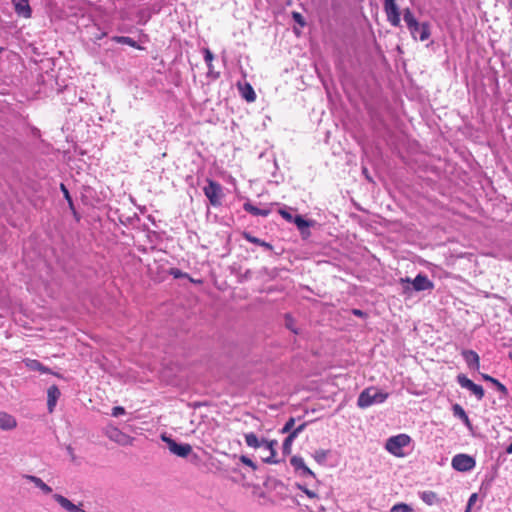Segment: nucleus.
Instances as JSON below:
<instances>
[{
  "label": "nucleus",
  "mask_w": 512,
  "mask_h": 512,
  "mask_svg": "<svg viewBox=\"0 0 512 512\" xmlns=\"http://www.w3.org/2000/svg\"><path fill=\"white\" fill-rule=\"evenodd\" d=\"M11 1L14 5V9H15V12L17 13V15L24 17V18L31 17L32 10H31L28 0H11Z\"/></svg>",
  "instance_id": "obj_11"
},
{
  "label": "nucleus",
  "mask_w": 512,
  "mask_h": 512,
  "mask_svg": "<svg viewBox=\"0 0 512 512\" xmlns=\"http://www.w3.org/2000/svg\"><path fill=\"white\" fill-rule=\"evenodd\" d=\"M108 437L121 444V445H126L130 442V438L129 436H127L126 434L122 433L120 430L118 429H113L109 434H108Z\"/></svg>",
  "instance_id": "obj_20"
},
{
  "label": "nucleus",
  "mask_w": 512,
  "mask_h": 512,
  "mask_svg": "<svg viewBox=\"0 0 512 512\" xmlns=\"http://www.w3.org/2000/svg\"><path fill=\"white\" fill-rule=\"evenodd\" d=\"M303 492L309 497V498H315L316 497V493L307 489V488H304L303 489Z\"/></svg>",
  "instance_id": "obj_41"
},
{
  "label": "nucleus",
  "mask_w": 512,
  "mask_h": 512,
  "mask_svg": "<svg viewBox=\"0 0 512 512\" xmlns=\"http://www.w3.org/2000/svg\"><path fill=\"white\" fill-rule=\"evenodd\" d=\"M17 420L14 416L0 411V429L8 431L16 428Z\"/></svg>",
  "instance_id": "obj_16"
},
{
  "label": "nucleus",
  "mask_w": 512,
  "mask_h": 512,
  "mask_svg": "<svg viewBox=\"0 0 512 512\" xmlns=\"http://www.w3.org/2000/svg\"><path fill=\"white\" fill-rule=\"evenodd\" d=\"M3 48L0 47V53L2 52Z\"/></svg>",
  "instance_id": "obj_48"
},
{
  "label": "nucleus",
  "mask_w": 512,
  "mask_h": 512,
  "mask_svg": "<svg viewBox=\"0 0 512 512\" xmlns=\"http://www.w3.org/2000/svg\"><path fill=\"white\" fill-rule=\"evenodd\" d=\"M384 11L389 23L395 27L400 25V12L395 0H384Z\"/></svg>",
  "instance_id": "obj_8"
},
{
  "label": "nucleus",
  "mask_w": 512,
  "mask_h": 512,
  "mask_svg": "<svg viewBox=\"0 0 512 512\" xmlns=\"http://www.w3.org/2000/svg\"><path fill=\"white\" fill-rule=\"evenodd\" d=\"M462 355L470 368H479V356L476 352L472 350H465L463 351Z\"/></svg>",
  "instance_id": "obj_17"
},
{
  "label": "nucleus",
  "mask_w": 512,
  "mask_h": 512,
  "mask_svg": "<svg viewBox=\"0 0 512 512\" xmlns=\"http://www.w3.org/2000/svg\"><path fill=\"white\" fill-rule=\"evenodd\" d=\"M388 398V393L379 390L376 387H368L364 389L357 400L360 408H367L374 404L383 403Z\"/></svg>",
  "instance_id": "obj_1"
},
{
  "label": "nucleus",
  "mask_w": 512,
  "mask_h": 512,
  "mask_svg": "<svg viewBox=\"0 0 512 512\" xmlns=\"http://www.w3.org/2000/svg\"><path fill=\"white\" fill-rule=\"evenodd\" d=\"M477 498H478L477 494H476V493H473V494L470 496L469 500H468L467 507H470V508H471V507H472V505L477 501Z\"/></svg>",
  "instance_id": "obj_40"
},
{
  "label": "nucleus",
  "mask_w": 512,
  "mask_h": 512,
  "mask_svg": "<svg viewBox=\"0 0 512 512\" xmlns=\"http://www.w3.org/2000/svg\"><path fill=\"white\" fill-rule=\"evenodd\" d=\"M290 463L294 467V469L300 473L301 476L314 477V473L305 465L302 457L293 456L290 460Z\"/></svg>",
  "instance_id": "obj_13"
},
{
  "label": "nucleus",
  "mask_w": 512,
  "mask_h": 512,
  "mask_svg": "<svg viewBox=\"0 0 512 512\" xmlns=\"http://www.w3.org/2000/svg\"><path fill=\"white\" fill-rule=\"evenodd\" d=\"M247 239L252 242V243H255V244H258V245H261L263 246L264 248L268 249V250H271L272 249V246L271 244L267 243V242H264V241H261L260 239L258 238H255V237H247Z\"/></svg>",
  "instance_id": "obj_31"
},
{
  "label": "nucleus",
  "mask_w": 512,
  "mask_h": 512,
  "mask_svg": "<svg viewBox=\"0 0 512 512\" xmlns=\"http://www.w3.org/2000/svg\"><path fill=\"white\" fill-rule=\"evenodd\" d=\"M292 16H293V19L298 23L300 24L301 26H304L305 25V22H304V19L302 17V15L298 12H293L292 13Z\"/></svg>",
  "instance_id": "obj_34"
},
{
  "label": "nucleus",
  "mask_w": 512,
  "mask_h": 512,
  "mask_svg": "<svg viewBox=\"0 0 512 512\" xmlns=\"http://www.w3.org/2000/svg\"><path fill=\"white\" fill-rule=\"evenodd\" d=\"M400 283L404 293H409L411 290L425 291L433 288V283L423 274H418L414 280L410 278H401Z\"/></svg>",
  "instance_id": "obj_4"
},
{
  "label": "nucleus",
  "mask_w": 512,
  "mask_h": 512,
  "mask_svg": "<svg viewBox=\"0 0 512 512\" xmlns=\"http://www.w3.org/2000/svg\"><path fill=\"white\" fill-rule=\"evenodd\" d=\"M25 366L32 371H39L41 373H49L50 369L42 365L41 362L35 359H25Z\"/></svg>",
  "instance_id": "obj_19"
},
{
  "label": "nucleus",
  "mask_w": 512,
  "mask_h": 512,
  "mask_svg": "<svg viewBox=\"0 0 512 512\" xmlns=\"http://www.w3.org/2000/svg\"><path fill=\"white\" fill-rule=\"evenodd\" d=\"M457 379L460 386L471 391L477 397L478 400H481L484 397V390L482 386L475 384L465 375H459Z\"/></svg>",
  "instance_id": "obj_10"
},
{
  "label": "nucleus",
  "mask_w": 512,
  "mask_h": 512,
  "mask_svg": "<svg viewBox=\"0 0 512 512\" xmlns=\"http://www.w3.org/2000/svg\"><path fill=\"white\" fill-rule=\"evenodd\" d=\"M221 191V186L214 181H208V184L204 187V193L213 206L221 205Z\"/></svg>",
  "instance_id": "obj_9"
},
{
  "label": "nucleus",
  "mask_w": 512,
  "mask_h": 512,
  "mask_svg": "<svg viewBox=\"0 0 512 512\" xmlns=\"http://www.w3.org/2000/svg\"><path fill=\"white\" fill-rule=\"evenodd\" d=\"M24 478L30 482H32L36 487H38L43 493L50 494L52 492V488L48 486L43 480L34 475H25Z\"/></svg>",
  "instance_id": "obj_18"
},
{
  "label": "nucleus",
  "mask_w": 512,
  "mask_h": 512,
  "mask_svg": "<svg viewBox=\"0 0 512 512\" xmlns=\"http://www.w3.org/2000/svg\"><path fill=\"white\" fill-rule=\"evenodd\" d=\"M507 454H512V443L506 448Z\"/></svg>",
  "instance_id": "obj_42"
},
{
  "label": "nucleus",
  "mask_w": 512,
  "mask_h": 512,
  "mask_svg": "<svg viewBox=\"0 0 512 512\" xmlns=\"http://www.w3.org/2000/svg\"><path fill=\"white\" fill-rule=\"evenodd\" d=\"M328 454L329 451L320 449L314 452L313 457L319 464H324L328 457Z\"/></svg>",
  "instance_id": "obj_25"
},
{
  "label": "nucleus",
  "mask_w": 512,
  "mask_h": 512,
  "mask_svg": "<svg viewBox=\"0 0 512 512\" xmlns=\"http://www.w3.org/2000/svg\"><path fill=\"white\" fill-rule=\"evenodd\" d=\"M403 19L414 39L417 40V32L421 30V35L419 36L420 41H425L430 37V28L428 23H419L415 17L413 16L410 9H405L403 13Z\"/></svg>",
  "instance_id": "obj_2"
},
{
  "label": "nucleus",
  "mask_w": 512,
  "mask_h": 512,
  "mask_svg": "<svg viewBox=\"0 0 512 512\" xmlns=\"http://www.w3.org/2000/svg\"><path fill=\"white\" fill-rule=\"evenodd\" d=\"M482 378L486 381L493 383L496 386V388L498 389V391H500L501 393H503V394L507 393L506 387L503 384H501L497 379H495L487 374H482Z\"/></svg>",
  "instance_id": "obj_24"
},
{
  "label": "nucleus",
  "mask_w": 512,
  "mask_h": 512,
  "mask_svg": "<svg viewBox=\"0 0 512 512\" xmlns=\"http://www.w3.org/2000/svg\"><path fill=\"white\" fill-rule=\"evenodd\" d=\"M293 222L296 224L297 228L300 230V232L303 235L309 234L308 228L311 225V223L309 221L305 220L302 216L297 215L294 217Z\"/></svg>",
  "instance_id": "obj_21"
},
{
  "label": "nucleus",
  "mask_w": 512,
  "mask_h": 512,
  "mask_svg": "<svg viewBox=\"0 0 512 512\" xmlns=\"http://www.w3.org/2000/svg\"><path fill=\"white\" fill-rule=\"evenodd\" d=\"M420 35H421V30H418L417 36H420ZM417 39L419 40V37H417Z\"/></svg>",
  "instance_id": "obj_46"
},
{
  "label": "nucleus",
  "mask_w": 512,
  "mask_h": 512,
  "mask_svg": "<svg viewBox=\"0 0 512 512\" xmlns=\"http://www.w3.org/2000/svg\"><path fill=\"white\" fill-rule=\"evenodd\" d=\"M113 40L119 44H125L131 47H137V43L134 39L128 36H115Z\"/></svg>",
  "instance_id": "obj_23"
},
{
  "label": "nucleus",
  "mask_w": 512,
  "mask_h": 512,
  "mask_svg": "<svg viewBox=\"0 0 512 512\" xmlns=\"http://www.w3.org/2000/svg\"><path fill=\"white\" fill-rule=\"evenodd\" d=\"M411 439L406 434H399L390 437L385 444V448L396 457L405 456L403 448L410 443Z\"/></svg>",
  "instance_id": "obj_5"
},
{
  "label": "nucleus",
  "mask_w": 512,
  "mask_h": 512,
  "mask_svg": "<svg viewBox=\"0 0 512 512\" xmlns=\"http://www.w3.org/2000/svg\"><path fill=\"white\" fill-rule=\"evenodd\" d=\"M105 34L102 33L101 35L97 36L96 39H101Z\"/></svg>",
  "instance_id": "obj_45"
},
{
  "label": "nucleus",
  "mask_w": 512,
  "mask_h": 512,
  "mask_svg": "<svg viewBox=\"0 0 512 512\" xmlns=\"http://www.w3.org/2000/svg\"><path fill=\"white\" fill-rule=\"evenodd\" d=\"M237 88H238V91H239L240 95L242 96V98H244L247 102L255 101L256 94H255L254 89L252 88V86L249 83L238 82Z\"/></svg>",
  "instance_id": "obj_15"
},
{
  "label": "nucleus",
  "mask_w": 512,
  "mask_h": 512,
  "mask_svg": "<svg viewBox=\"0 0 512 512\" xmlns=\"http://www.w3.org/2000/svg\"><path fill=\"white\" fill-rule=\"evenodd\" d=\"M285 326L291 330L293 333L297 334L298 331L295 328V322L294 319L290 315H286L285 317Z\"/></svg>",
  "instance_id": "obj_30"
},
{
  "label": "nucleus",
  "mask_w": 512,
  "mask_h": 512,
  "mask_svg": "<svg viewBox=\"0 0 512 512\" xmlns=\"http://www.w3.org/2000/svg\"><path fill=\"white\" fill-rule=\"evenodd\" d=\"M454 410L456 413H458L461 417L467 419V415L465 413V411L459 406V405H455L454 406Z\"/></svg>",
  "instance_id": "obj_39"
},
{
  "label": "nucleus",
  "mask_w": 512,
  "mask_h": 512,
  "mask_svg": "<svg viewBox=\"0 0 512 512\" xmlns=\"http://www.w3.org/2000/svg\"><path fill=\"white\" fill-rule=\"evenodd\" d=\"M306 423H303L299 425L297 428L293 429L290 433H295V437H297L304 429H305Z\"/></svg>",
  "instance_id": "obj_38"
},
{
  "label": "nucleus",
  "mask_w": 512,
  "mask_h": 512,
  "mask_svg": "<svg viewBox=\"0 0 512 512\" xmlns=\"http://www.w3.org/2000/svg\"><path fill=\"white\" fill-rule=\"evenodd\" d=\"M245 442L249 447L252 448H263L264 450L269 452V456L263 458L265 462L275 463L276 461L272 460L275 456V446L277 445V441H268L265 439H259L254 433H248L245 435Z\"/></svg>",
  "instance_id": "obj_3"
},
{
  "label": "nucleus",
  "mask_w": 512,
  "mask_h": 512,
  "mask_svg": "<svg viewBox=\"0 0 512 512\" xmlns=\"http://www.w3.org/2000/svg\"><path fill=\"white\" fill-rule=\"evenodd\" d=\"M390 512H413V509L408 504L398 503L392 506Z\"/></svg>",
  "instance_id": "obj_27"
},
{
  "label": "nucleus",
  "mask_w": 512,
  "mask_h": 512,
  "mask_svg": "<svg viewBox=\"0 0 512 512\" xmlns=\"http://www.w3.org/2000/svg\"><path fill=\"white\" fill-rule=\"evenodd\" d=\"M476 465L475 459L467 454H457L452 458L451 466L459 472H467L474 469Z\"/></svg>",
  "instance_id": "obj_7"
},
{
  "label": "nucleus",
  "mask_w": 512,
  "mask_h": 512,
  "mask_svg": "<svg viewBox=\"0 0 512 512\" xmlns=\"http://www.w3.org/2000/svg\"><path fill=\"white\" fill-rule=\"evenodd\" d=\"M279 213L281 214V216L286 219L287 221H293L294 220V217L292 216L291 213H289L288 211L286 210H280Z\"/></svg>",
  "instance_id": "obj_36"
},
{
  "label": "nucleus",
  "mask_w": 512,
  "mask_h": 512,
  "mask_svg": "<svg viewBox=\"0 0 512 512\" xmlns=\"http://www.w3.org/2000/svg\"><path fill=\"white\" fill-rule=\"evenodd\" d=\"M161 439L166 443L168 450L178 457L186 458L192 453V446L188 443H177L165 434L161 436Z\"/></svg>",
  "instance_id": "obj_6"
},
{
  "label": "nucleus",
  "mask_w": 512,
  "mask_h": 512,
  "mask_svg": "<svg viewBox=\"0 0 512 512\" xmlns=\"http://www.w3.org/2000/svg\"><path fill=\"white\" fill-rule=\"evenodd\" d=\"M465 512H471V508L470 507H467Z\"/></svg>",
  "instance_id": "obj_47"
},
{
  "label": "nucleus",
  "mask_w": 512,
  "mask_h": 512,
  "mask_svg": "<svg viewBox=\"0 0 512 512\" xmlns=\"http://www.w3.org/2000/svg\"><path fill=\"white\" fill-rule=\"evenodd\" d=\"M354 313H355L356 315H361V314H362V313H361V311H359V310H355V311H354Z\"/></svg>",
  "instance_id": "obj_44"
},
{
  "label": "nucleus",
  "mask_w": 512,
  "mask_h": 512,
  "mask_svg": "<svg viewBox=\"0 0 512 512\" xmlns=\"http://www.w3.org/2000/svg\"><path fill=\"white\" fill-rule=\"evenodd\" d=\"M53 499L68 512H85L80 506L73 504L69 499L60 495L54 494Z\"/></svg>",
  "instance_id": "obj_12"
},
{
  "label": "nucleus",
  "mask_w": 512,
  "mask_h": 512,
  "mask_svg": "<svg viewBox=\"0 0 512 512\" xmlns=\"http://www.w3.org/2000/svg\"><path fill=\"white\" fill-rule=\"evenodd\" d=\"M240 461L242 463H244L245 465L249 466L252 470L256 469L255 463L250 458H248L246 456H241Z\"/></svg>",
  "instance_id": "obj_32"
},
{
  "label": "nucleus",
  "mask_w": 512,
  "mask_h": 512,
  "mask_svg": "<svg viewBox=\"0 0 512 512\" xmlns=\"http://www.w3.org/2000/svg\"><path fill=\"white\" fill-rule=\"evenodd\" d=\"M169 275L173 276V278H175V279L188 278L191 282H195L192 278L189 277V275L187 273L182 272L178 268H170Z\"/></svg>",
  "instance_id": "obj_26"
},
{
  "label": "nucleus",
  "mask_w": 512,
  "mask_h": 512,
  "mask_svg": "<svg viewBox=\"0 0 512 512\" xmlns=\"http://www.w3.org/2000/svg\"><path fill=\"white\" fill-rule=\"evenodd\" d=\"M296 439L295 437V433H289L288 436L286 437V439L284 440L283 442V453L284 454H290L291 453V447H292V444L294 442V440Z\"/></svg>",
  "instance_id": "obj_22"
},
{
  "label": "nucleus",
  "mask_w": 512,
  "mask_h": 512,
  "mask_svg": "<svg viewBox=\"0 0 512 512\" xmlns=\"http://www.w3.org/2000/svg\"><path fill=\"white\" fill-rule=\"evenodd\" d=\"M61 190L64 194V197L66 198V200L69 202V204L71 205L72 204V199L70 197V194H69V191L68 189L65 187L64 184H61Z\"/></svg>",
  "instance_id": "obj_35"
},
{
  "label": "nucleus",
  "mask_w": 512,
  "mask_h": 512,
  "mask_svg": "<svg viewBox=\"0 0 512 512\" xmlns=\"http://www.w3.org/2000/svg\"><path fill=\"white\" fill-rule=\"evenodd\" d=\"M123 414H125L124 407H122V406H115V407L112 408L111 415L113 417H118V416L123 415Z\"/></svg>",
  "instance_id": "obj_33"
},
{
  "label": "nucleus",
  "mask_w": 512,
  "mask_h": 512,
  "mask_svg": "<svg viewBox=\"0 0 512 512\" xmlns=\"http://www.w3.org/2000/svg\"><path fill=\"white\" fill-rule=\"evenodd\" d=\"M245 210L254 214V215H263V216H266L268 214V211L267 210H260L258 209L257 207L253 206L252 204H245Z\"/></svg>",
  "instance_id": "obj_28"
},
{
  "label": "nucleus",
  "mask_w": 512,
  "mask_h": 512,
  "mask_svg": "<svg viewBox=\"0 0 512 512\" xmlns=\"http://www.w3.org/2000/svg\"><path fill=\"white\" fill-rule=\"evenodd\" d=\"M61 395L59 388L56 385H52L48 388L47 391V408L51 413L54 411L56 403Z\"/></svg>",
  "instance_id": "obj_14"
},
{
  "label": "nucleus",
  "mask_w": 512,
  "mask_h": 512,
  "mask_svg": "<svg viewBox=\"0 0 512 512\" xmlns=\"http://www.w3.org/2000/svg\"><path fill=\"white\" fill-rule=\"evenodd\" d=\"M205 62L210 67V63L213 60V54L209 50H205Z\"/></svg>",
  "instance_id": "obj_37"
},
{
  "label": "nucleus",
  "mask_w": 512,
  "mask_h": 512,
  "mask_svg": "<svg viewBox=\"0 0 512 512\" xmlns=\"http://www.w3.org/2000/svg\"><path fill=\"white\" fill-rule=\"evenodd\" d=\"M294 424H295V419L293 417L289 418L288 421L283 426V428L281 429V433L289 434L291 431H293Z\"/></svg>",
  "instance_id": "obj_29"
},
{
  "label": "nucleus",
  "mask_w": 512,
  "mask_h": 512,
  "mask_svg": "<svg viewBox=\"0 0 512 512\" xmlns=\"http://www.w3.org/2000/svg\"><path fill=\"white\" fill-rule=\"evenodd\" d=\"M67 451L73 457V449L70 446L67 447Z\"/></svg>",
  "instance_id": "obj_43"
}]
</instances>
